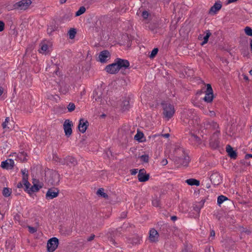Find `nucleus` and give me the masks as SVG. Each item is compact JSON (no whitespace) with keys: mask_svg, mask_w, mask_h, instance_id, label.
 <instances>
[{"mask_svg":"<svg viewBox=\"0 0 252 252\" xmlns=\"http://www.w3.org/2000/svg\"><path fill=\"white\" fill-rule=\"evenodd\" d=\"M141 160L144 162H148L149 161V156L148 155H142L140 157Z\"/></svg>","mask_w":252,"mask_h":252,"instance_id":"ea45409f","label":"nucleus"},{"mask_svg":"<svg viewBox=\"0 0 252 252\" xmlns=\"http://www.w3.org/2000/svg\"><path fill=\"white\" fill-rule=\"evenodd\" d=\"M123 103H124V106H128V104H129V102L128 101H126V100L124 101L123 102Z\"/></svg>","mask_w":252,"mask_h":252,"instance_id":"13d9d810","label":"nucleus"},{"mask_svg":"<svg viewBox=\"0 0 252 252\" xmlns=\"http://www.w3.org/2000/svg\"><path fill=\"white\" fill-rule=\"evenodd\" d=\"M29 230L31 233H33L36 231V229L34 227L28 226Z\"/></svg>","mask_w":252,"mask_h":252,"instance_id":"c03bdc74","label":"nucleus"},{"mask_svg":"<svg viewBox=\"0 0 252 252\" xmlns=\"http://www.w3.org/2000/svg\"><path fill=\"white\" fill-rule=\"evenodd\" d=\"M214 98L213 92L212 87L210 84H208L207 85V90L206 91V94L205 97L203 98V100L208 103L211 102Z\"/></svg>","mask_w":252,"mask_h":252,"instance_id":"0eeeda50","label":"nucleus"},{"mask_svg":"<svg viewBox=\"0 0 252 252\" xmlns=\"http://www.w3.org/2000/svg\"><path fill=\"white\" fill-rule=\"evenodd\" d=\"M88 125V122L87 121H85L83 119H80L78 126L79 131L82 133H84L86 131Z\"/></svg>","mask_w":252,"mask_h":252,"instance_id":"2eb2a0df","label":"nucleus"},{"mask_svg":"<svg viewBox=\"0 0 252 252\" xmlns=\"http://www.w3.org/2000/svg\"><path fill=\"white\" fill-rule=\"evenodd\" d=\"M138 179L139 182H145L149 179V175L146 174L144 169H140L138 174Z\"/></svg>","mask_w":252,"mask_h":252,"instance_id":"9b49d317","label":"nucleus"},{"mask_svg":"<svg viewBox=\"0 0 252 252\" xmlns=\"http://www.w3.org/2000/svg\"><path fill=\"white\" fill-rule=\"evenodd\" d=\"M161 136H162L163 137H164L165 138H168L169 136V134L166 133V134H162Z\"/></svg>","mask_w":252,"mask_h":252,"instance_id":"4d7b16f0","label":"nucleus"},{"mask_svg":"<svg viewBox=\"0 0 252 252\" xmlns=\"http://www.w3.org/2000/svg\"><path fill=\"white\" fill-rule=\"evenodd\" d=\"M158 48H154L151 52V55H150V58H154L158 52Z\"/></svg>","mask_w":252,"mask_h":252,"instance_id":"58836bf2","label":"nucleus"},{"mask_svg":"<svg viewBox=\"0 0 252 252\" xmlns=\"http://www.w3.org/2000/svg\"><path fill=\"white\" fill-rule=\"evenodd\" d=\"M32 184L33 185L35 184V185H41L42 186V187H43V185L42 183L40 182L38 180H36L35 179H33Z\"/></svg>","mask_w":252,"mask_h":252,"instance_id":"37998d69","label":"nucleus"},{"mask_svg":"<svg viewBox=\"0 0 252 252\" xmlns=\"http://www.w3.org/2000/svg\"><path fill=\"white\" fill-rule=\"evenodd\" d=\"M245 33L249 36H252V29L249 27H246L245 29Z\"/></svg>","mask_w":252,"mask_h":252,"instance_id":"e433bc0d","label":"nucleus"},{"mask_svg":"<svg viewBox=\"0 0 252 252\" xmlns=\"http://www.w3.org/2000/svg\"><path fill=\"white\" fill-rule=\"evenodd\" d=\"M4 23L1 21H0V32H2L4 30Z\"/></svg>","mask_w":252,"mask_h":252,"instance_id":"49530a36","label":"nucleus"},{"mask_svg":"<svg viewBox=\"0 0 252 252\" xmlns=\"http://www.w3.org/2000/svg\"><path fill=\"white\" fill-rule=\"evenodd\" d=\"M148 16H149V13L147 11H144L142 12V17L144 19H147L148 18Z\"/></svg>","mask_w":252,"mask_h":252,"instance_id":"a18cd8bd","label":"nucleus"},{"mask_svg":"<svg viewBox=\"0 0 252 252\" xmlns=\"http://www.w3.org/2000/svg\"><path fill=\"white\" fill-rule=\"evenodd\" d=\"M194 105L199 107L201 110H203V113L205 115H209L211 117H214L216 116V113L214 111L209 110V111H208L207 110H205L204 109V107L200 105H197L195 104H194Z\"/></svg>","mask_w":252,"mask_h":252,"instance_id":"b1692460","label":"nucleus"},{"mask_svg":"<svg viewBox=\"0 0 252 252\" xmlns=\"http://www.w3.org/2000/svg\"><path fill=\"white\" fill-rule=\"evenodd\" d=\"M40 48L39 50V52L42 54L45 53L48 49V45L45 43H42L40 44Z\"/></svg>","mask_w":252,"mask_h":252,"instance_id":"c85d7f7f","label":"nucleus"},{"mask_svg":"<svg viewBox=\"0 0 252 252\" xmlns=\"http://www.w3.org/2000/svg\"><path fill=\"white\" fill-rule=\"evenodd\" d=\"M86 8L84 6H81L79 10L76 12L75 16L78 17L84 13L86 11Z\"/></svg>","mask_w":252,"mask_h":252,"instance_id":"2f4dec72","label":"nucleus"},{"mask_svg":"<svg viewBox=\"0 0 252 252\" xmlns=\"http://www.w3.org/2000/svg\"><path fill=\"white\" fill-rule=\"evenodd\" d=\"M99 61L101 63H106L110 59V53L107 50L101 52L98 56Z\"/></svg>","mask_w":252,"mask_h":252,"instance_id":"4468645a","label":"nucleus"},{"mask_svg":"<svg viewBox=\"0 0 252 252\" xmlns=\"http://www.w3.org/2000/svg\"><path fill=\"white\" fill-rule=\"evenodd\" d=\"M14 165V160L11 159H8L1 163V167L4 169H11Z\"/></svg>","mask_w":252,"mask_h":252,"instance_id":"dca6fc26","label":"nucleus"},{"mask_svg":"<svg viewBox=\"0 0 252 252\" xmlns=\"http://www.w3.org/2000/svg\"><path fill=\"white\" fill-rule=\"evenodd\" d=\"M204 33L206 34V35L203 37L202 35L200 34L198 36V39L199 40L203 39V42L201 43V45H203L205 44H206L208 41V39L209 37L211 35V33L210 32V31L207 30Z\"/></svg>","mask_w":252,"mask_h":252,"instance_id":"412c9836","label":"nucleus"},{"mask_svg":"<svg viewBox=\"0 0 252 252\" xmlns=\"http://www.w3.org/2000/svg\"><path fill=\"white\" fill-rule=\"evenodd\" d=\"M129 66V63L126 60L117 59L115 62L105 67V70L110 74L117 73L121 68H127Z\"/></svg>","mask_w":252,"mask_h":252,"instance_id":"f257e3e1","label":"nucleus"},{"mask_svg":"<svg viewBox=\"0 0 252 252\" xmlns=\"http://www.w3.org/2000/svg\"><path fill=\"white\" fill-rule=\"evenodd\" d=\"M191 140H193L196 141V142L199 143L200 141V139L194 134H191Z\"/></svg>","mask_w":252,"mask_h":252,"instance_id":"79ce46f5","label":"nucleus"},{"mask_svg":"<svg viewBox=\"0 0 252 252\" xmlns=\"http://www.w3.org/2000/svg\"><path fill=\"white\" fill-rule=\"evenodd\" d=\"M68 34L70 39H73L76 34V30L74 28L70 29L68 32Z\"/></svg>","mask_w":252,"mask_h":252,"instance_id":"7c9ffc66","label":"nucleus"},{"mask_svg":"<svg viewBox=\"0 0 252 252\" xmlns=\"http://www.w3.org/2000/svg\"><path fill=\"white\" fill-rule=\"evenodd\" d=\"M59 174L56 171H49L46 174V181L50 186H57L60 182Z\"/></svg>","mask_w":252,"mask_h":252,"instance_id":"7ed1b4c3","label":"nucleus"},{"mask_svg":"<svg viewBox=\"0 0 252 252\" xmlns=\"http://www.w3.org/2000/svg\"><path fill=\"white\" fill-rule=\"evenodd\" d=\"M67 108L68 111L69 112H72L73 110H74V109L75 108V105L73 103H69V104L68 105Z\"/></svg>","mask_w":252,"mask_h":252,"instance_id":"4c0bfd02","label":"nucleus"},{"mask_svg":"<svg viewBox=\"0 0 252 252\" xmlns=\"http://www.w3.org/2000/svg\"><path fill=\"white\" fill-rule=\"evenodd\" d=\"M228 198L223 195H220L218 197L217 202L218 205H220L222 204L224 201L227 200Z\"/></svg>","mask_w":252,"mask_h":252,"instance_id":"473e14b6","label":"nucleus"},{"mask_svg":"<svg viewBox=\"0 0 252 252\" xmlns=\"http://www.w3.org/2000/svg\"><path fill=\"white\" fill-rule=\"evenodd\" d=\"M152 204L155 207H158L160 205L159 199L157 197L154 199L152 201Z\"/></svg>","mask_w":252,"mask_h":252,"instance_id":"a19ab883","label":"nucleus"},{"mask_svg":"<svg viewBox=\"0 0 252 252\" xmlns=\"http://www.w3.org/2000/svg\"><path fill=\"white\" fill-rule=\"evenodd\" d=\"M250 74L252 75V69L249 71Z\"/></svg>","mask_w":252,"mask_h":252,"instance_id":"e2e57ef3","label":"nucleus"},{"mask_svg":"<svg viewBox=\"0 0 252 252\" xmlns=\"http://www.w3.org/2000/svg\"><path fill=\"white\" fill-rule=\"evenodd\" d=\"M11 190L7 188H4L2 191L3 195L5 197H8L11 194Z\"/></svg>","mask_w":252,"mask_h":252,"instance_id":"c9c22d12","label":"nucleus"},{"mask_svg":"<svg viewBox=\"0 0 252 252\" xmlns=\"http://www.w3.org/2000/svg\"><path fill=\"white\" fill-rule=\"evenodd\" d=\"M205 126H206L205 128L208 129V128H212L213 129H217L219 128V125L213 121H212L211 122H206L205 124H204ZM219 133V131L217 130L216 132H215V134L218 135V134Z\"/></svg>","mask_w":252,"mask_h":252,"instance_id":"a211bd4d","label":"nucleus"},{"mask_svg":"<svg viewBox=\"0 0 252 252\" xmlns=\"http://www.w3.org/2000/svg\"><path fill=\"white\" fill-rule=\"evenodd\" d=\"M27 157V154L24 152H22L20 153L17 156V158L18 160H20L21 161H24L27 160L26 159Z\"/></svg>","mask_w":252,"mask_h":252,"instance_id":"bb28decb","label":"nucleus"},{"mask_svg":"<svg viewBox=\"0 0 252 252\" xmlns=\"http://www.w3.org/2000/svg\"><path fill=\"white\" fill-rule=\"evenodd\" d=\"M244 79L246 80H249V78H248V77L246 75H244Z\"/></svg>","mask_w":252,"mask_h":252,"instance_id":"680f3d73","label":"nucleus"},{"mask_svg":"<svg viewBox=\"0 0 252 252\" xmlns=\"http://www.w3.org/2000/svg\"><path fill=\"white\" fill-rule=\"evenodd\" d=\"M163 108V114L167 120L171 118L175 113L174 107L169 103L164 102L161 103Z\"/></svg>","mask_w":252,"mask_h":252,"instance_id":"20e7f679","label":"nucleus"},{"mask_svg":"<svg viewBox=\"0 0 252 252\" xmlns=\"http://www.w3.org/2000/svg\"><path fill=\"white\" fill-rule=\"evenodd\" d=\"M59 245V240L56 237L51 238L48 241L47 244L48 252H53L57 248Z\"/></svg>","mask_w":252,"mask_h":252,"instance_id":"39448f33","label":"nucleus"},{"mask_svg":"<svg viewBox=\"0 0 252 252\" xmlns=\"http://www.w3.org/2000/svg\"><path fill=\"white\" fill-rule=\"evenodd\" d=\"M66 161L68 164L70 163L73 165H75L77 163V161L75 158L71 157H67L66 158Z\"/></svg>","mask_w":252,"mask_h":252,"instance_id":"c756f323","label":"nucleus"},{"mask_svg":"<svg viewBox=\"0 0 252 252\" xmlns=\"http://www.w3.org/2000/svg\"><path fill=\"white\" fill-rule=\"evenodd\" d=\"M59 194V189L56 188H51L47 190L45 197L48 200L53 199L57 197Z\"/></svg>","mask_w":252,"mask_h":252,"instance_id":"6e6552de","label":"nucleus"},{"mask_svg":"<svg viewBox=\"0 0 252 252\" xmlns=\"http://www.w3.org/2000/svg\"><path fill=\"white\" fill-rule=\"evenodd\" d=\"M66 1V0H60V3L63 4Z\"/></svg>","mask_w":252,"mask_h":252,"instance_id":"052dcab7","label":"nucleus"},{"mask_svg":"<svg viewBox=\"0 0 252 252\" xmlns=\"http://www.w3.org/2000/svg\"><path fill=\"white\" fill-rule=\"evenodd\" d=\"M186 182L189 185H195L198 186L199 185V181L194 179H189L186 181Z\"/></svg>","mask_w":252,"mask_h":252,"instance_id":"393cba45","label":"nucleus"},{"mask_svg":"<svg viewBox=\"0 0 252 252\" xmlns=\"http://www.w3.org/2000/svg\"><path fill=\"white\" fill-rule=\"evenodd\" d=\"M238 0H227V4H229L232 2L237 1Z\"/></svg>","mask_w":252,"mask_h":252,"instance_id":"864d4df0","label":"nucleus"},{"mask_svg":"<svg viewBox=\"0 0 252 252\" xmlns=\"http://www.w3.org/2000/svg\"><path fill=\"white\" fill-rule=\"evenodd\" d=\"M226 151L228 153V156L233 159H235L237 158V155L236 152L233 150L232 147L229 145H227L226 147Z\"/></svg>","mask_w":252,"mask_h":252,"instance_id":"aec40b11","label":"nucleus"},{"mask_svg":"<svg viewBox=\"0 0 252 252\" xmlns=\"http://www.w3.org/2000/svg\"><path fill=\"white\" fill-rule=\"evenodd\" d=\"M94 237H95L94 235L92 234L90 237H89L87 238V241H91L92 240H93L94 239Z\"/></svg>","mask_w":252,"mask_h":252,"instance_id":"8fccbe9b","label":"nucleus"},{"mask_svg":"<svg viewBox=\"0 0 252 252\" xmlns=\"http://www.w3.org/2000/svg\"><path fill=\"white\" fill-rule=\"evenodd\" d=\"M9 118L8 117H7L5 119V121L2 124V128L5 131H6L8 129H10V127L9 126Z\"/></svg>","mask_w":252,"mask_h":252,"instance_id":"cd10ccee","label":"nucleus"},{"mask_svg":"<svg viewBox=\"0 0 252 252\" xmlns=\"http://www.w3.org/2000/svg\"><path fill=\"white\" fill-rule=\"evenodd\" d=\"M143 137V134L142 132H137L134 136V139L138 141H142V138Z\"/></svg>","mask_w":252,"mask_h":252,"instance_id":"f704fd0d","label":"nucleus"},{"mask_svg":"<svg viewBox=\"0 0 252 252\" xmlns=\"http://www.w3.org/2000/svg\"><path fill=\"white\" fill-rule=\"evenodd\" d=\"M204 202V200H201L197 203L194 207V210L196 212H199L201 209L203 207Z\"/></svg>","mask_w":252,"mask_h":252,"instance_id":"a878e982","label":"nucleus"},{"mask_svg":"<svg viewBox=\"0 0 252 252\" xmlns=\"http://www.w3.org/2000/svg\"><path fill=\"white\" fill-rule=\"evenodd\" d=\"M210 180L212 183L215 185H219L221 181V177L218 173L212 174L210 176Z\"/></svg>","mask_w":252,"mask_h":252,"instance_id":"f3484780","label":"nucleus"},{"mask_svg":"<svg viewBox=\"0 0 252 252\" xmlns=\"http://www.w3.org/2000/svg\"><path fill=\"white\" fill-rule=\"evenodd\" d=\"M73 124L71 121L69 120L65 121L63 124V129L65 134V135L67 137L70 136L72 134V128L71 126Z\"/></svg>","mask_w":252,"mask_h":252,"instance_id":"9d476101","label":"nucleus"},{"mask_svg":"<svg viewBox=\"0 0 252 252\" xmlns=\"http://www.w3.org/2000/svg\"><path fill=\"white\" fill-rule=\"evenodd\" d=\"M21 172L23 175V179L22 181L24 184V186H28L30 185V183L28 182V170L26 169H22L21 170Z\"/></svg>","mask_w":252,"mask_h":252,"instance_id":"4be33fe9","label":"nucleus"},{"mask_svg":"<svg viewBox=\"0 0 252 252\" xmlns=\"http://www.w3.org/2000/svg\"><path fill=\"white\" fill-rule=\"evenodd\" d=\"M171 219L172 220L174 221L177 220V217L175 216H173L171 217Z\"/></svg>","mask_w":252,"mask_h":252,"instance_id":"6e6d98bb","label":"nucleus"},{"mask_svg":"<svg viewBox=\"0 0 252 252\" xmlns=\"http://www.w3.org/2000/svg\"><path fill=\"white\" fill-rule=\"evenodd\" d=\"M23 184H24L23 182H19L17 184V187L18 188H21L23 187Z\"/></svg>","mask_w":252,"mask_h":252,"instance_id":"3c124183","label":"nucleus"},{"mask_svg":"<svg viewBox=\"0 0 252 252\" xmlns=\"http://www.w3.org/2000/svg\"><path fill=\"white\" fill-rule=\"evenodd\" d=\"M72 16V14H70V13L68 14V16H66V15H65L63 17V18L64 19H69V17H71Z\"/></svg>","mask_w":252,"mask_h":252,"instance_id":"5fc2aeb1","label":"nucleus"},{"mask_svg":"<svg viewBox=\"0 0 252 252\" xmlns=\"http://www.w3.org/2000/svg\"><path fill=\"white\" fill-rule=\"evenodd\" d=\"M138 172V169H133L130 170L131 174L132 175H135Z\"/></svg>","mask_w":252,"mask_h":252,"instance_id":"de8ad7c7","label":"nucleus"},{"mask_svg":"<svg viewBox=\"0 0 252 252\" xmlns=\"http://www.w3.org/2000/svg\"><path fill=\"white\" fill-rule=\"evenodd\" d=\"M215 236V231L213 230H211L210 231V236L214 237Z\"/></svg>","mask_w":252,"mask_h":252,"instance_id":"603ef678","label":"nucleus"},{"mask_svg":"<svg viewBox=\"0 0 252 252\" xmlns=\"http://www.w3.org/2000/svg\"><path fill=\"white\" fill-rule=\"evenodd\" d=\"M177 164L182 165L183 166H187L189 162V157L186 155L185 154H183V157H177L176 159Z\"/></svg>","mask_w":252,"mask_h":252,"instance_id":"ddd939ff","label":"nucleus"},{"mask_svg":"<svg viewBox=\"0 0 252 252\" xmlns=\"http://www.w3.org/2000/svg\"><path fill=\"white\" fill-rule=\"evenodd\" d=\"M158 234L157 230L154 229L150 230L149 232V240L152 242H155L158 241Z\"/></svg>","mask_w":252,"mask_h":252,"instance_id":"6ab92c4d","label":"nucleus"},{"mask_svg":"<svg viewBox=\"0 0 252 252\" xmlns=\"http://www.w3.org/2000/svg\"><path fill=\"white\" fill-rule=\"evenodd\" d=\"M182 118L185 123L194 127L198 126L200 122L199 118L193 113L192 109L184 111Z\"/></svg>","mask_w":252,"mask_h":252,"instance_id":"f03ea898","label":"nucleus"},{"mask_svg":"<svg viewBox=\"0 0 252 252\" xmlns=\"http://www.w3.org/2000/svg\"><path fill=\"white\" fill-rule=\"evenodd\" d=\"M31 184L28 186H25V190L27 191V192L29 194H32L33 192H35L38 191L40 189L42 188V187L41 185H37L35 184H33V185L30 187Z\"/></svg>","mask_w":252,"mask_h":252,"instance_id":"f8f14e48","label":"nucleus"},{"mask_svg":"<svg viewBox=\"0 0 252 252\" xmlns=\"http://www.w3.org/2000/svg\"><path fill=\"white\" fill-rule=\"evenodd\" d=\"M249 156L252 158V155H249Z\"/></svg>","mask_w":252,"mask_h":252,"instance_id":"69168bd1","label":"nucleus"},{"mask_svg":"<svg viewBox=\"0 0 252 252\" xmlns=\"http://www.w3.org/2000/svg\"><path fill=\"white\" fill-rule=\"evenodd\" d=\"M102 90L101 89H97L93 94V97L95 100L100 104H104L106 102L105 98L102 96Z\"/></svg>","mask_w":252,"mask_h":252,"instance_id":"423d86ee","label":"nucleus"},{"mask_svg":"<svg viewBox=\"0 0 252 252\" xmlns=\"http://www.w3.org/2000/svg\"><path fill=\"white\" fill-rule=\"evenodd\" d=\"M168 163L167 160L166 159H163L161 161V164L162 165H166Z\"/></svg>","mask_w":252,"mask_h":252,"instance_id":"09e8293b","label":"nucleus"},{"mask_svg":"<svg viewBox=\"0 0 252 252\" xmlns=\"http://www.w3.org/2000/svg\"><path fill=\"white\" fill-rule=\"evenodd\" d=\"M127 108H128L127 107H126L125 108H123V109H124V110H125V109H127Z\"/></svg>","mask_w":252,"mask_h":252,"instance_id":"0e129e2a","label":"nucleus"},{"mask_svg":"<svg viewBox=\"0 0 252 252\" xmlns=\"http://www.w3.org/2000/svg\"><path fill=\"white\" fill-rule=\"evenodd\" d=\"M103 190H104L103 189H98V190L97 191V194L105 198H107L108 196L106 193L104 192Z\"/></svg>","mask_w":252,"mask_h":252,"instance_id":"72a5a7b5","label":"nucleus"},{"mask_svg":"<svg viewBox=\"0 0 252 252\" xmlns=\"http://www.w3.org/2000/svg\"><path fill=\"white\" fill-rule=\"evenodd\" d=\"M3 93V89L2 88L0 87V96L2 95Z\"/></svg>","mask_w":252,"mask_h":252,"instance_id":"bf43d9fd","label":"nucleus"},{"mask_svg":"<svg viewBox=\"0 0 252 252\" xmlns=\"http://www.w3.org/2000/svg\"><path fill=\"white\" fill-rule=\"evenodd\" d=\"M31 3L32 1L31 0H22L14 4V7L21 10H26Z\"/></svg>","mask_w":252,"mask_h":252,"instance_id":"1a4fd4ad","label":"nucleus"},{"mask_svg":"<svg viewBox=\"0 0 252 252\" xmlns=\"http://www.w3.org/2000/svg\"><path fill=\"white\" fill-rule=\"evenodd\" d=\"M221 3L220 2H216L214 5L211 7L210 9L209 12L215 13L221 8Z\"/></svg>","mask_w":252,"mask_h":252,"instance_id":"5701e85b","label":"nucleus"}]
</instances>
